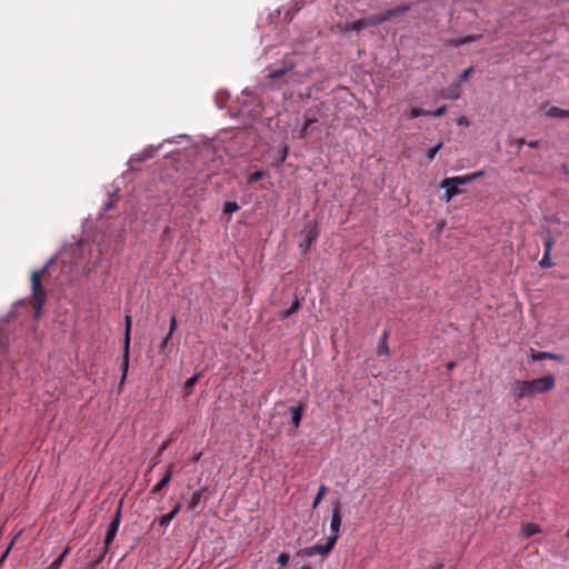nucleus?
Listing matches in <instances>:
<instances>
[{"label":"nucleus","instance_id":"5701e85b","mask_svg":"<svg viewBox=\"0 0 569 569\" xmlns=\"http://www.w3.org/2000/svg\"><path fill=\"white\" fill-rule=\"evenodd\" d=\"M129 352H130V348L127 350V346H123V355H122V362H121L122 380L126 379V376H127L128 369H129Z\"/></svg>","mask_w":569,"mask_h":569},{"label":"nucleus","instance_id":"39448f33","mask_svg":"<svg viewBox=\"0 0 569 569\" xmlns=\"http://www.w3.org/2000/svg\"><path fill=\"white\" fill-rule=\"evenodd\" d=\"M268 77L273 80L283 79L286 83L290 84L300 83L302 81V74L297 72L292 64L274 69L269 72Z\"/></svg>","mask_w":569,"mask_h":569},{"label":"nucleus","instance_id":"37998d69","mask_svg":"<svg viewBox=\"0 0 569 569\" xmlns=\"http://www.w3.org/2000/svg\"><path fill=\"white\" fill-rule=\"evenodd\" d=\"M169 445V441H164L162 445H161V448H160V451L164 450Z\"/></svg>","mask_w":569,"mask_h":569},{"label":"nucleus","instance_id":"e433bc0d","mask_svg":"<svg viewBox=\"0 0 569 569\" xmlns=\"http://www.w3.org/2000/svg\"><path fill=\"white\" fill-rule=\"evenodd\" d=\"M177 329V318L176 316L173 315L170 319V326H169V337H172V333L174 332V330Z\"/></svg>","mask_w":569,"mask_h":569},{"label":"nucleus","instance_id":"412c9836","mask_svg":"<svg viewBox=\"0 0 569 569\" xmlns=\"http://www.w3.org/2000/svg\"><path fill=\"white\" fill-rule=\"evenodd\" d=\"M521 532L526 538H529V537L540 532V527L536 523H526V525H522Z\"/></svg>","mask_w":569,"mask_h":569},{"label":"nucleus","instance_id":"9b49d317","mask_svg":"<svg viewBox=\"0 0 569 569\" xmlns=\"http://www.w3.org/2000/svg\"><path fill=\"white\" fill-rule=\"evenodd\" d=\"M546 359L559 361L562 359V357L557 353H551V352H546V351H535L533 349H531V360L532 361H541V360H546Z\"/></svg>","mask_w":569,"mask_h":569},{"label":"nucleus","instance_id":"6ab92c4d","mask_svg":"<svg viewBox=\"0 0 569 569\" xmlns=\"http://www.w3.org/2000/svg\"><path fill=\"white\" fill-rule=\"evenodd\" d=\"M441 188L446 189L445 199L446 201H450L455 196L460 194L462 192L456 184L449 183L448 186H441Z\"/></svg>","mask_w":569,"mask_h":569},{"label":"nucleus","instance_id":"a878e982","mask_svg":"<svg viewBox=\"0 0 569 569\" xmlns=\"http://www.w3.org/2000/svg\"><path fill=\"white\" fill-rule=\"evenodd\" d=\"M69 551L70 548L66 547L61 555L50 563L48 569H59L63 562L64 557L69 553Z\"/></svg>","mask_w":569,"mask_h":569},{"label":"nucleus","instance_id":"de8ad7c7","mask_svg":"<svg viewBox=\"0 0 569 569\" xmlns=\"http://www.w3.org/2000/svg\"><path fill=\"white\" fill-rule=\"evenodd\" d=\"M300 569H311V568H310V567H308V566H303V567H301Z\"/></svg>","mask_w":569,"mask_h":569},{"label":"nucleus","instance_id":"c756f323","mask_svg":"<svg viewBox=\"0 0 569 569\" xmlns=\"http://www.w3.org/2000/svg\"><path fill=\"white\" fill-rule=\"evenodd\" d=\"M553 246H555V239L550 234H548L545 238V253L543 254H550Z\"/></svg>","mask_w":569,"mask_h":569},{"label":"nucleus","instance_id":"4c0bfd02","mask_svg":"<svg viewBox=\"0 0 569 569\" xmlns=\"http://www.w3.org/2000/svg\"><path fill=\"white\" fill-rule=\"evenodd\" d=\"M483 174H485V171L479 170V171L468 173V177L470 178V182H472L473 180L483 177Z\"/></svg>","mask_w":569,"mask_h":569},{"label":"nucleus","instance_id":"ddd939ff","mask_svg":"<svg viewBox=\"0 0 569 569\" xmlns=\"http://www.w3.org/2000/svg\"><path fill=\"white\" fill-rule=\"evenodd\" d=\"M240 209L239 204L236 201H227L222 208V218L229 222L231 220L232 213Z\"/></svg>","mask_w":569,"mask_h":569},{"label":"nucleus","instance_id":"a19ab883","mask_svg":"<svg viewBox=\"0 0 569 569\" xmlns=\"http://www.w3.org/2000/svg\"><path fill=\"white\" fill-rule=\"evenodd\" d=\"M527 144H528V147H530V148H537V147H538V144H539V142H538V141H529Z\"/></svg>","mask_w":569,"mask_h":569},{"label":"nucleus","instance_id":"4468645a","mask_svg":"<svg viewBox=\"0 0 569 569\" xmlns=\"http://www.w3.org/2000/svg\"><path fill=\"white\" fill-rule=\"evenodd\" d=\"M469 182H470V178L468 177V174H465V176H456V177L445 178L441 181L440 186H448L449 183H453L459 188V186L467 184Z\"/></svg>","mask_w":569,"mask_h":569},{"label":"nucleus","instance_id":"cd10ccee","mask_svg":"<svg viewBox=\"0 0 569 569\" xmlns=\"http://www.w3.org/2000/svg\"><path fill=\"white\" fill-rule=\"evenodd\" d=\"M405 114H406L407 119H415V118H418L420 116L429 114V111L420 109V108H412L409 111H407Z\"/></svg>","mask_w":569,"mask_h":569},{"label":"nucleus","instance_id":"4be33fe9","mask_svg":"<svg viewBox=\"0 0 569 569\" xmlns=\"http://www.w3.org/2000/svg\"><path fill=\"white\" fill-rule=\"evenodd\" d=\"M547 116L552 118H569V110H565L559 107H551L547 111Z\"/></svg>","mask_w":569,"mask_h":569},{"label":"nucleus","instance_id":"bb28decb","mask_svg":"<svg viewBox=\"0 0 569 569\" xmlns=\"http://www.w3.org/2000/svg\"><path fill=\"white\" fill-rule=\"evenodd\" d=\"M387 339H388V332L385 331L381 336V342L378 347V355H385V356H388L389 355V348H388V345H387Z\"/></svg>","mask_w":569,"mask_h":569},{"label":"nucleus","instance_id":"b1692460","mask_svg":"<svg viewBox=\"0 0 569 569\" xmlns=\"http://www.w3.org/2000/svg\"><path fill=\"white\" fill-rule=\"evenodd\" d=\"M319 111V108L313 110L312 108L308 109L305 113V120L307 121V127H311L315 122L318 121L317 112Z\"/></svg>","mask_w":569,"mask_h":569},{"label":"nucleus","instance_id":"6e6552de","mask_svg":"<svg viewBox=\"0 0 569 569\" xmlns=\"http://www.w3.org/2000/svg\"><path fill=\"white\" fill-rule=\"evenodd\" d=\"M341 527V503L339 500H336L332 505V516L330 520V530L332 535L330 537H336V541L338 540L339 532Z\"/></svg>","mask_w":569,"mask_h":569},{"label":"nucleus","instance_id":"49530a36","mask_svg":"<svg viewBox=\"0 0 569 569\" xmlns=\"http://www.w3.org/2000/svg\"><path fill=\"white\" fill-rule=\"evenodd\" d=\"M518 143H519V146H521V144H523V143H525V141H523L522 139H520V140L518 141Z\"/></svg>","mask_w":569,"mask_h":569},{"label":"nucleus","instance_id":"20e7f679","mask_svg":"<svg viewBox=\"0 0 569 569\" xmlns=\"http://www.w3.org/2000/svg\"><path fill=\"white\" fill-rule=\"evenodd\" d=\"M121 508H122V503L120 502L119 507L113 516V519L109 525L108 531L106 533L101 555L98 557L96 562H100L103 559V557L106 556V553L108 551L109 546L111 545V542L113 541V539L117 535V531L120 526V520H121Z\"/></svg>","mask_w":569,"mask_h":569},{"label":"nucleus","instance_id":"0eeeda50","mask_svg":"<svg viewBox=\"0 0 569 569\" xmlns=\"http://www.w3.org/2000/svg\"><path fill=\"white\" fill-rule=\"evenodd\" d=\"M302 241L300 242L299 247L303 253L308 252L318 238V229L316 222H309L307 223L302 231Z\"/></svg>","mask_w":569,"mask_h":569},{"label":"nucleus","instance_id":"a18cd8bd","mask_svg":"<svg viewBox=\"0 0 569 569\" xmlns=\"http://www.w3.org/2000/svg\"><path fill=\"white\" fill-rule=\"evenodd\" d=\"M453 367H455V362H449V363L447 365V368H448L449 370H451Z\"/></svg>","mask_w":569,"mask_h":569},{"label":"nucleus","instance_id":"2f4dec72","mask_svg":"<svg viewBox=\"0 0 569 569\" xmlns=\"http://www.w3.org/2000/svg\"><path fill=\"white\" fill-rule=\"evenodd\" d=\"M442 148V142L437 143L435 147L430 148L427 157L429 161H432L436 157L437 152Z\"/></svg>","mask_w":569,"mask_h":569},{"label":"nucleus","instance_id":"7c9ffc66","mask_svg":"<svg viewBox=\"0 0 569 569\" xmlns=\"http://www.w3.org/2000/svg\"><path fill=\"white\" fill-rule=\"evenodd\" d=\"M266 176V172L262 171V170H257L254 172H252L249 178H248V182L249 183H254L257 181H259L260 179H262L263 177Z\"/></svg>","mask_w":569,"mask_h":569},{"label":"nucleus","instance_id":"c85d7f7f","mask_svg":"<svg viewBox=\"0 0 569 569\" xmlns=\"http://www.w3.org/2000/svg\"><path fill=\"white\" fill-rule=\"evenodd\" d=\"M327 492V487L325 485H321L318 489V492L313 499V502H312V508L316 509L319 503L321 502V500L323 499L325 495Z\"/></svg>","mask_w":569,"mask_h":569},{"label":"nucleus","instance_id":"f8f14e48","mask_svg":"<svg viewBox=\"0 0 569 569\" xmlns=\"http://www.w3.org/2000/svg\"><path fill=\"white\" fill-rule=\"evenodd\" d=\"M480 38H481V34H471V36H467V37L455 38V39L449 40V44L455 48H458L463 44L475 42V41L479 40Z\"/></svg>","mask_w":569,"mask_h":569},{"label":"nucleus","instance_id":"c9c22d12","mask_svg":"<svg viewBox=\"0 0 569 569\" xmlns=\"http://www.w3.org/2000/svg\"><path fill=\"white\" fill-rule=\"evenodd\" d=\"M289 561V555L286 553V552H281L278 558H277V562L280 565V566H286Z\"/></svg>","mask_w":569,"mask_h":569},{"label":"nucleus","instance_id":"f03ea898","mask_svg":"<svg viewBox=\"0 0 569 569\" xmlns=\"http://www.w3.org/2000/svg\"><path fill=\"white\" fill-rule=\"evenodd\" d=\"M53 259L47 261V263L40 269L31 272V306L34 311V318L40 317L43 305L47 301V291L42 286V281L49 277V267L52 264Z\"/></svg>","mask_w":569,"mask_h":569},{"label":"nucleus","instance_id":"9d476101","mask_svg":"<svg viewBox=\"0 0 569 569\" xmlns=\"http://www.w3.org/2000/svg\"><path fill=\"white\" fill-rule=\"evenodd\" d=\"M172 468H173L172 465L168 466V469H167L166 473L163 475L162 479L160 481H158L151 488V491H150L151 493L160 492L163 488H166L168 486V483L170 482V480L172 478Z\"/></svg>","mask_w":569,"mask_h":569},{"label":"nucleus","instance_id":"58836bf2","mask_svg":"<svg viewBox=\"0 0 569 569\" xmlns=\"http://www.w3.org/2000/svg\"><path fill=\"white\" fill-rule=\"evenodd\" d=\"M309 128L310 127H307V121L305 120V123H303L302 128L299 131L298 138L299 139L306 138Z\"/></svg>","mask_w":569,"mask_h":569},{"label":"nucleus","instance_id":"ea45409f","mask_svg":"<svg viewBox=\"0 0 569 569\" xmlns=\"http://www.w3.org/2000/svg\"><path fill=\"white\" fill-rule=\"evenodd\" d=\"M171 337H169V335H167L162 341L160 342L159 345V349L160 351L164 350L167 348V345H168V341L170 340Z\"/></svg>","mask_w":569,"mask_h":569},{"label":"nucleus","instance_id":"f257e3e1","mask_svg":"<svg viewBox=\"0 0 569 569\" xmlns=\"http://www.w3.org/2000/svg\"><path fill=\"white\" fill-rule=\"evenodd\" d=\"M556 386V379L552 375L532 380H517L512 385L511 393L515 398L523 399L539 393H547Z\"/></svg>","mask_w":569,"mask_h":569},{"label":"nucleus","instance_id":"2eb2a0df","mask_svg":"<svg viewBox=\"0 0 569 569\" xmlns=\"http://www.w3.org/2000/svg\"><path fill=\"white\" fill-rule=\"evenodd\" d=\"M442 98L456 100L461 96V89L459 88V83H456L441 92Z\"/></svg>","mask_w":569,"mask_h":569},{"label":"nucleus","instance_id":"1a4fd4ad","mask_svg":"<svg viewBox=\"0 0 569 569\" xmlns=\"http://www.w3.org/2000/svg\"><path fill=\"white\" fill-rule=\"evenodd\" d=\"M305 409H306V405L303 402H299L297 406H291L289 408V411L291 415V422H292L295 429L299 428Z\"/></svg>","mask_w":569,"mask_h":569},{"label":"nucleus","instance_id":"dca6fc26","mask_svg":"<svg viewBox=\"0 0 569 569\" xmlns=\"http://www.w3.org/2000/svg\"><path fill=\"white\" fill-rule=\"evenodd\" d=\"M181 510V503H177L170 512L167 515H163L159 518L160 526L167 527L170 521L178 515V512Z\"/></svg>","mask_w":569,"mask_h":569},{"label":"nucleus","instance_id":"473e14b6","mask_svg":"<svg viewBox=\"0 0 569 569\" xmlns=\"http://www.w3.org/2000/svg\"><path fill=\"white\" fill-rule=\"evenodd\" d=\"M472 71H473V68H472V67H470V68L466 69V70H465V71L459 76V79H458V82H457V83H459V86H460L462 82L467 81V80L469 79L470 74L472 73Z\"/></svg>","mask_w":569,"mask_h":569},{"label":"nucleus","instance_id":"423d86ee","mask_svg":"<svg viewBox=\"0 0 569 569\" xmlns=\"http://www.w3.org/2000/svg\"><path fill=\"white\" fill-rule=\"evenodd\" d=\"M336 545V537H328L327 542L323 545H315L311 547H307L301 549L298 552V556L302 557H312L316 555L327 556Z\"/></svg>","mask_w":569,"mask_h":569},{"label":"nucleus","instance_id":"72a5a7b5","mask_svg":"<svg viewBox=\"0 0 569 569\" xmlns=\"http://www.w3.org/2000/svg\"><path fill=\"white\" fill-rule=\"evenodd\" d=\"M541 268H550L552 267V261L550 254H543L542 259L539 261Z\"/></svg>","mask_w":569,"mask_h":569},{"label":"nucleus","instance_id":"79ce46f5","mask_svg":"<svg viewBox=\"0 0 569 569\" xmlns=\"http://www.w3.org/2000/svg\"><path fill=\"white\" fill-rule=\"evenodd\" d=\"M459 123H460V124H462V123L468 124V120H467V118H466V117H461V118L459 119Z\"/></svg>","mask_w":569,"mask_h":569},{"label":"nucleus","instance_id":"f704fd0d","mask_svg":"<svg viewBox=\"0 0 569 569\" xmlns=\"http://www.w3.org/2000/svg\"><path fill=\"white\" fill-rule=\"evenodd\" d=\"M446 110H447V107L446 106H441L439 107L438 109H436L435 111H429V117H441L446 113Z\"/></svg>","mask_w":569,"mask_h":569},{"label":"nucleus","instance_id":"09e8293b","mask_svg":"<svg viewBox=\"0 0 569 569\" xmlns=\"http://www.w3.org/2000/svg\"><path fill=\"white\" fill-rule=\"evenodd\" d=\"M567 536L569 537V529H568V533H567Z\"/></svg>","mask_w":569,"mask_h":569},{"label":"nucleus","instance_id":"aec40b11","mask_svg":"<svg viewBox=\"0 0 569 569\" xmlns=\"http://www.w3.org/2000/svg\"><path fill=\"white\" fill-rule=\"evenodd\" d=\"M300 308V300L298 298L295 299V301L291 303L290 307H288L287 310H283L279 313L280 319L284 320L289 318L291 315H293L298 309Z\"/></svg>","mask_w":569,"mask_h":569},{"label":"nucleus","instance_id":"c03bdc74","mask_svg":"<svg viewBox=\"0 0 569 569\" xmlns=\"http://www.w3.org/2000/svg\"><path fill=\"white\" fill-rule=\"evenodd\" d=\"M149 157H150V154H142V156L139 157V160H146Z\"/></svg>","mask_w":569,"mask_h":569},{"label":"nucleus","instance_id":"7ed1b4c3","mask_svg":"<svg viewBox=\"0 0 569 569\" xmlns=\"http://www.w3.org/2000/svg\"><path fill=\"white\" fill-rule=\"evenodd\" d=\"M409 6H398L396 8L389 9L385 12L377 13L367 18L359 19L353 22H347L345 24H339L341 31H360L368 27H375L382 22H386L392 18L399 17L400 14L407 12L409 10Z\"/></svg>","mask_w":569,"mask_h":569},{"label":"nucleus","instance_id":"a211bd4d","mask_svg":"<svg viewBox=\"0 0 569 569\" xmlns=\"http://www.w3.org/2000/svg\"><path fill=\"white\" fill-rule=\"evenodd\" d=\"M201 373L197 372L192 377H190L183 385V395L188 397L192 393L194 385L198 382Z\"/></svg>","mask_w":569,"mask_h":569},{"label":"nucleus","instance_id":"393cba45","mask_svg":"<svg viewBox=\"0 0 569 569\" xmlns=\"http://www.w3.org/2000/svg\"><path fill=\"white\" fill-rule=\"evenodd\" d=\"M130 331H131V317L126 316V329H124L123 346H127V350L130 348Z\"/></svg>","mask_w":569,"mask_h":569},{"label":"nucleus","instance_id":"f3484780","mask_svg":"<svg viewBox=\"0 0 569 569\" xmlns=\"http://www.w3.org/2000/svg\"><path fill=\"white\" fill-rule=\"evenodd\" d=\"M203 491H204V489H203V488H200V489L196 490V491L192 493V496H191L190 500L187 502V508H188V510H190V511H191V510H194V509L197 508V506H198V505L200 503V501H201V498H202V496H203Z\"/></svg>","mask_w":569,"mask_h":569}]
</instances>
